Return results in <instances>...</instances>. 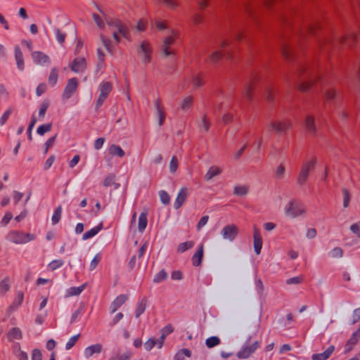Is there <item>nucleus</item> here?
<instances>
[{"label":"nucleus","mask_w":360,"mask_h":360,"mask_svg":"<svg viewBox=\"0 0 360 360\" xmlns=\"http://www.w3.org/2000/svg\"><path fill=\"white\" fill-rule=\"evenodd\" d=\"M106 23L112 32V37L116 43L120 42V34L127 40H131V35L129 27L117 18H105Z\"/></svg>","instance_id":"obj_1"},{"label":"nucleus","mask_w":360,"mask_h":360,"mask_svg":"<svg viewBox=\"0 0 360 360\" xmlns=\"http://www.w3.org/2000/svg\"><path fill=\"white\" fill-rule=\"evenodd\" d=\"M136 51L141 63L143 65H148L152 60L153 47L148 40H143L137 45Z\"/></svg>","instance_id":"obj_2"},{"label":"nucleus","mask_w":360,"mask_h":360,"mask_svg":"<svg viewBox=\"0 0 360 360\" xmlns=\"http://www.w3.org/2000/svg\"><path fill=\"white\" fill-rule=\"evenodd\" d=\"M251 336H249L243 345L240 350L237 352L236 356L238 359H246L250 357L256 350L260 347V341H255L252 344L250 343Z\"/></svg>","instance_id":"obj_3"},{"label":"nucleus","mask_w":360,"mask_h":360,"mask_svg":"<svg viewBox=\"0 0 360 360\" xmlns=\"http://www.w3.org/2000/svg\"><path fill=\"white\" fill-rule=\"evenodd\" d=\"M284 212L286 216L296 218L305 213L304 205L295 199L290 200L285 205Z\"/></svg>","instance_id":"obj_4"},{"label":"nucleus","mask_w":360,"mask_h":360,"mask_svg":"<svg viewBox=\"0 0 360 360\" xmlns=\"http://www.w3.org/2000/svg\"><path fill=\"white\" fill-rule=\"evenodd\" d=\"M34 236L18 231H11L8 233L6 239L15 244H25L34 239Z\"/></svg>","instance_id":"obj_5"},{"label":"nucleus","mask_w":360,"mask_h":360,"mask_svg":"<svg viewBox=\"0 0 360 360\" xmlns=\"http://www.w3.org/2000/svg\"><path fill=\"white\" fill-rule=\"evenodd\" d=\"M112 84L109 82H102L100 83L98 85L99 95L95 105L96 111H98L101 106L103 105L110 94V91H112Z\"/></svg>","instance_id":"obj_6"},{"label":"nucleus","mask_w":360,"mask_h":360,"mask_svg":"<svg viewBox=\"0 0 360 360\" xmlns=\"http://www.w3.org/2000/svg\"><path fill=\"white\" fill-rule=\"evenodd\" d=\"M177 34L176 31L172 30L169 34L163 39L160 46V50L164 56L168 57L174 55V51L172 49L170 50L169 47L174 44Z\"/></svg>","instance_id":"obj_7"},{"label":"nucleus","mask_w":360,"mask_h":360,"mask_svg":"<svg viewBox=\"0 0 360 360\" xmlns=\"http://www.w3.org/2000/svg\"><path fill=\"white\" fill-rule=\"evenodd\" d=\"M356 38V36L354 34H351L348 37V39L346 37H342L340 39H332L330 37L328 38H323L321 39L319 42V46L321 47V49H328L329 47H333L337 46L340 43H348L350 45V40L354 41Z\"/></svg>","instance_id":"obj_8"},{"label":"nucleus","mask_w":360,"mask_h":360,"mask_svg":"<svg viewBox=\"0 0 360 360\" xmlns=\"http://www.w3.org/2000/svg\"><path fill=\"white\" fill-rule=\"evenodd\" d=\"M316 159L312 158L309 161H307L302 165L297 179V184L300 186H303L305 184L307 180L309 172L316 165Z\"/></svg>","instance_id":"obj_9"},{"label":"nucleus","mask_w":360,"mask_h":360,"mask_svg":"<svg viewBox=\"0 0 360 360\" xmlns=\"http://www.w3.org/2000/svg\"><path fill=\"white\" fill-rule=\"evenodd\" d=\"M238 234V229L234 224L225 226L221 231V235L224 240L232 242Z\"/></svg>","instance_id":"obj_10"},{"label":"nucleus","mask_w":360,"mask_h":360,"mask_svg":"<svg viewBox=\"0 0 360 360\" xmlns=\"http://www.w3.org/2000/svg\"><path fill=\"white\" fill-rule=\"evenodd\" d=\"M78 86V82L77 78L73 77L70 79L63 90V94H62V99L63 101L68 100L75 92L76 89Z\"/></svg>","instance_id":"obj_11"},{"label":"nucleus","mask_w":360,"mask_h":360,"mask_svg":"<svg viewBox=\"0 0 360 360\" xmlns=\"http://www.w3.org/2000/svg\"><path fill=\"white\" fill-rule=\"evenodd\" d=\"M86 68V60L83 57H77L75 58L70 65L71 70L75 73L83 72Z\"/></svg>","instance_id":"obj_12"},{"label":"nucleus","mask_w":360,"mask_h":360,"mask_svg":"<svg viewBox=\"0 0 360 360\" xmlns=\"http://www.w3.org/2000/svg\"><path fill=\"white\" fill-rule=\"evenodd\" d=\"M270 126L276 132L282 133L291 127V123L290 120H285L283 121L271 122Z\"/></svg>","instance_id":"obj_13"},{"label":"nucleus","mask_w":360,"mask_h":360,"mask_svg":"<svg viewBox=\"0 0 360 360\" xmlns=\"http://www.w3.org/2000/svg\"><path fill=\"white\" fill-rule=\"evenodd\" d=\"M32 58L34 63L40 65L49 64L51 63L49 56L41 51H34L32 53Z\"/></svg>","instance_id":"obj_14"},{"label":"nucleus","mask_w":360,"mask_h":360,"mask_svg":"<svg viewBox=\"0 0 360 360\" xmlns=\"http://www.w3.org/2000/svg\"><path fill=\"white\" fill-rule=\"evenodd\" d=\"M253 231L254 250L257 255H259L262 248V238L259 230L256 226H254Z\"/></svg>","instance_id":"obj_15"},{"label":"nucleus","mask_w":360,"mask_h":360,"mask_svg":"<svg viewBox=\"0 0 360 360\" xmlns=\"http://www.w3.org/2000/svg\"><path fill=\"white\" fill-rule=\"evenodd\" d=\"M154 105L155 108V115L158 120L159 126H162L164 124L165 120V112L163 106L161 105V101L160 99H157L154 102Z\"/></svg>","instance_id":"obj_16"},{"label":"nucleus","mask_w":360,"mask_h":360,"mask_svg":"<svg viewBox=\"0 0 360 360\" xmlns=\"http://www.w3.org/2000/svg\"><path fill=\"white\" fill-rule=\"evenodd\" d=\"M188 190L186 188H181L177 194L174 202V207L177 210L180 208L187 198Z\"/></svg>","instance_id":"obj_17"},{"label":"nucleus","mask_w":360,"mask_h":360,"mask_svg":"<svg viewBox=\"0 0 360 360\" xmlns=\"http://www.w3.org/2000/svg\"><path fill=\"white\" fill-rule=\"evenodd\" d=\"M103 347L101 344L97 343L90 345L85 348L84 355L86 358L91 357L94 354H100L102 352Z\"/></svg>","instance_id":"obj_18"},{"label":"nucleus","mask_w":360,"mask_h":360,"mask_svg":"<svg viewBox=\"0 0 360 360\" xmlns=\"http://www.w3.org/2000/svg\"><path fill=\"white\" fill-rule=\"evenodd\" d=\"M127 297L125 295L117 296L110 306V313H115L127 300Z\"/></svg>","instance_id":"obj_19"},{"label":"nucleus","mask_w":360,"mask_h":360,"mask_svg":"<svg viewBox=\"0 0 360 360\" xmlns=\"http://www.w3.org/2000/svg\"><path fill=\"white\" fill-rule=\"evenodd\" d=\"M335 347L333 345L328 347L323 352L314 354L311 356L312 360H327L333 354Z\"/></svg>","instance_id":"obj_20"},{"label":"nucleus","mask_w":360,"mask_h":360,"mask_svg":"<svg viewBox=\"0 0 360 360\" xmlns=\"http://www.w3.org/2000/svg\"><path fill=\"white\" fill-rule=\"evenodd\" d=\"M203 245L201 244L192 257V264L194 266H198L202 263L203 257Z\"/></svg>","instance_id":"obj_21"},{"label":"nucleus","mask_w":360,"mask_h":360,"mask_svg":"<svg viewBox=\"0 0 360 360\" xmlns=\"http://www.w3.org/2000/svg\"><path fill=\"white\" fill-rule=\"evenodd\" d=\"M221 172L222 169L220 167H219L218 166L213 165L208 169L207 172L205 174L204 178L207 181H209L213 177L219 175Z\"/></svg>","instance_id":"obj_22"},{"label":"nucleus","mask_w":360,"mask_h":360,"mask_svg":"<svg viewBox=\"0 0 360 360\" xmlns=\"http://www.w3.org/2000/svg\"><path fill=\"white\" fill-rule=\"evenodd\" d=\"M103 229V223H100L98 226L91 228L90 230L84 233L82 236V240H86L96 236Z\"/></svg>","instance_id":"obj_23"},{"label":"nucleus","mask_w":360,"mask_h":360,"mask_svg":"<svg viewBox=\"0 0 360 360\" xmlns=\"http://www.w3.org/2000/svg\"><path fill=\"white\" fill-rule=\"evenodd\" d=\"M15 59L16 61V65L18 68L20 70H23L24 69V59L22 53L19 48V46H15Z\"/></svg>","instance_id":"obj_24"},{"label":"nucleus","mask_w":360,"mask_h":360,"mask_svg":"<svg viewBox=\"0 0 360 360\" xmlns=\"http://www.w3.org/2000/svg\"><path fill=\"white\" fill-rule=\"evenodd\" d=\"M109 154L112 156H117L119 158H123L125 155V152L123 149L115 144H112L108 149Z\"/></svg>","instance_id":"obj_25"},{"label":"nucleus","mask_w":360,"mask_h":360,"mask_svg":"<svg viewBox=\"0 0 360 360\" xmlns=\"http://www.w3.org/2000/svg\"><path fill=\"white\" fill-rule=\"evenodd\" d=\"M305 127L307 129V131L314 134L316 133V126L314 124V117L311 115H307L305 118L304 121Z\"/></svg>","instance_id":"obj_26"},{"label":"nucleus","mask_w":360,"mask_h":360,"mask_svg":"<svg viewBox=\"0 0 360 360\" xmlns=\"http://www.w3.org/2000/svg\"><path fill=\"white\" fill-rule=\"evenodd\" d=\"M147 212H141L139 217L138 229L139 232L143 233L148 224Z\"/></svg>","instance_id":"obj_27"},{"label":"nucleus","mask_w":360,"mask_h":360,"mask_svg":"<svg viewBox=\"0 0 360 360\" xmlns=\"http://www.w3.org/2000/svg\"><path fill=\"white\" fill-rule=\"evenodd\" d=\"M13 353L19 360H28L27 352L22 351L18 343H15L13 347Z\"/></svg>","instance_id":"obj_28"},{"label":"nucleus","mask_w":360,"mask_h":360,"mask_svg":"<svg viewBox=\"0 0 360 360\" xmlns=\"http://www.w3.org/2000/svg\"><path fill=\"white\" fill-rule=\"evenodd\" d=\"M86 288V284H83L79 287H71L66 291L67 297H72L80 295Z\"/></svg>","instance_id":"obj_29"},{"label":"nucleus","mask_w":360,"mask_h":360,"mask_svg":"<svg viewBox=\"0 0 360 360\" xmlns=\"http://www.w3.org/2000/svg\"><path fill=\"white\" fill-rule=\"evenodd\" d=\"M147 305V300L146 298H142L137 305V308L135 311L136 318H139L142 314L144 313Z\"/></svg>","instance_id":"obj_30"},{"label":"nucleus","mask_w":360,"mask_h":360,"mask_svg":"<svg viewBox=\"0 0 360 360\" xmlns=\"http://www.w3.org/2000/svg\"><path fill=\"white\" fill-rule=\"evenodd\" d=\"M100 38L107 51L110 54H113L114 49L111 40L109 38L105 37L103 34H101Z\"/></svg>","instance_id":"obj_31"},{"label":"nucleus","mask_w":360,"mask_h":360,"mask_svg":"<svg viewBox=\"0 0 360 360\" xmlns=\"http://www.w3.org/2000/svg\"><path fill=\"white\" fill-rule=\"evenodd\" d=\"M359 340V338H357L356 336H354V335L352 334L351 338L348 340V341L347 342V343L345 346V352L347 353V352H350L353 349L354 345L357 343Z\"/></svg>","instance_id":"obj_32"},{"label":"nucleus","mask_w":360,"mask_h":360,"mask_svg":"<svg viewBox=\"0 0 360 360\" xmlns=\"http://www.w3.org/2000/svg\"><path fill=\"white\" fill-rule=\"evenodd\" d=\"M249 191V188L247 186H236L233 189V194L237 196H245Z\"/></svg>","instance_id":"obj_33"},{"label":"nucleus","mask_w":360,"mask_h":360,"mask_svg":"<svg viewBox=\"0 0 360 360\" xmlns=\"http://www.w3.org/2000/svg\"><path fill=\"white\" fill-rule=\"evenodd\" d=\"M323 94L325 100L327 101H332L333 98L336 96V91L335 90L331 87H327L323 90Z\"/></svg>","instance_id":"obj_34"},{"label":"nucleus","mask_w":360,"mask_h":360,"mask_svg":"<svg viewBox=\"0 0 360 360\" xmlns=\"http://www.w3.org/2000/svg\"><path fill=\"white\" fill-rule=\"evenodd\" d=\"M9 278H5L0 282V295H4L10 289Z\"/></svg>","instance_id":"obj_35"},{"label":"nucleus","mask_w":360,"mask_h":360,"mask_svg":"<svg viewBox=\"0 0 360 360\" xmlns=\"http://www.w3.org/2000/svg\"><path fill=\"white\" fill-rule=\"evenodd\" d=\"M191 352L188 349H182L176 352L174 356V360H184L185 356L190 357Z\"/></svg>","instance_id":"obj_36"},{"label":"nucleus","mask_w":360,"mask_h":360,"mask_svg":"<svg viewBox=\"0 0 360 360\" xmlns=\"http://www.w3.org/2000/svg\"><path fill=\"white\" fill-rule=\"evenodd\" d=\"M8 338L10 340L13 339L20 340L22 338V333L18 328H13L8 333Z\"/></svg>","instance_id":"obj_37"},{"label":"nucleus","mask_w":360,"mask_h":360,"mask_svg":"<svg viewBox=\"0 0 360 360\" xmlns=\"http://www.w3.org/2000/svg\"><path fill=\"white\" fill-rule=\"evenodd\" d=\"M193 104V97L191 96H186L181 103V108L186 111L190 109Z\"/></svg>","instance_id":"obj_38"},{"label":"nucleus","mask_w":360,"mask_h":360,"mask_svg":"<svg viewBox=\"0 0 360 360\" xmlns=\"http://www.w3.org/2000/svg\"><path fill=\"white\" fill-rule=\"evenodd\" d=\"M53 31L56 36V39L60 44H63L65 42L66 33L62 32L59 28L54 27Z\"/></svg>","instance_id":"obj_39"},{"label":"nucleus","mask_w":360,"mask_h":360,"mask_svg":"<svg viewBox=\"0 0 360 360\" xmlns=\"http://www.w3.org/2000/svg\"><path fill=\"white\" fill-rule=\"evenodd\" d=\"M194 245V243L193 241H187L184 243H180L177 247V252L179 253L184 252L185 251L192 248Z\"/></svg>","instance_id":"obj_40"},{"label":"nucleus","mask_w":360,"mask_h":360,"mask_svg":"<svg viewBox=\"0 0 360 360\" xmlns=\"http://www.w3.org/2000/svg\"><path fill=\"white\" fill-rule=\"evenodd\" d=\"M62 214V207L59 205L56 207V209L54 210L53 214L51 217V221L53 225H56L59 222L60 220Z\"/></svg>","instance_id":"obj_41"},{"label":"nucleus","mask_w":360,"mask_h":360,"mask_svg":"<svg viewBox=\"0 0 360 360\" xmlns=\"http://www.w3.org/2000/svg\"><path fill=\"white\" fill-rule=\"evenodd\" d=\"M49 105H50V103L48 100H44L41 103L40 108L39 109V112H38L39 119L41 120H43V118L44 117L45 113H46L47 109L49 108Z\"/></svg>","instance_id":"obj_42"},{"label":"nucleus","mask_w":360,"mask_h":360,"mask_svg":"<svg viewBox=\"0 0 360 360\" xmlns=\"http://www.w3.org/2000/svg\"><path fill=\"white\" fill-rule=\"evenodd\" d=\"M113 185L115 186V188H117L120 186L119 184L115 182V176L110 174L103 181V186L108 187Z\"/></svg>","instance_id":"obj_43"},{"label":"nucleus","mask_w":360,"mask_h":360,"mask_svg":"<svg viewBox=\"0 0 360 360\" xmlns=\"http://www.w3.org/2000/svg\"><path fill=\"white\" fill-rule=\"evenodd\" d=\"M220 344V339L217 336H212L206 339L205 345L209 348H212Z\"/></svg>","instance_id":"obj_44"},{"label":"nucleus","mask_w":360,"mask_h":360,"mask_svg":"<svg viewBox=\"0 0 360 360\" xmlns=\"http://www.w3.org/2000/svg\"><path fill=\"white\" fill-rule=\"evenodd\" d=\"M167 278V274L165 269L160 270L153 278V282L155 283H161Z\"/></svg>","instance_id":"obj_45"},{"label":"nucleus","mask_w":360,"mask_h":360,"mask_svg":"<svg viewBox=\"0 0 360 360\" xmlns=\"http://www.w3.org/2000/svg\"><path fill=\"white\" fill-rule=\"evenodd\" d=\"M64 264V262L62 259H54L48 264V268L51 271L56 270Z\"/></svg>","instance_id":"obj_46"},{"label":"nucleus","mask_w":360,"mask_h":360,"mask_svg":"<svg viewBox=\"0 0 360 360\" xmlns=\"http://www.w3.org/2000/svg\"><path fill=\"white\" fill-rule=\"evenodd\" d=\"M210 122L207 120L206 116L204 115L200 120L198 122V127L200 129L207 131L210 128Z\"/></svg>","instance_id":"obj_47"},{"label":"nucleus","mask_w":360,"mask_h":360,"mask_svg":"<svg viewBox=\"0 0 360 360\" xmlns=\"http://www.w3.org/2000/svg\"><path fill=\"white\" fill-rule=\"evenodd\" d=\"M48 80H49V83L51 86H54L56 84L57 80H58V71L56 68H53L51 70Z\"/></svg>","instance_id":"obj_48"},{"label":"nucleus","mask_w":360,"mask_h":360,"mask_svg":"<svg viewBox=\"0 0 360 360\" xmlns=\"http://www.w3.org/2000/svg\"><path fill=\"white\" fill-rule=\"evenodd\" d=\"M51 127L52 124L50 123L40 125L37 129V133L39 135L42 136L45 133L50 131L51 130Z\"/></svg>","instance_id":"obj_49"},{"label":"nucleus","mask_w":360,"mask_h":360,"mask_svg":"<svg viewBox=\"0 0 360 360\" xmlns=\"http://www.w3.org/2000/svg\"><path fill=\"white\" fill-rule=\"evenodd\" d=\"M160 201L164 205H168L170 202V196L168 193L164 190L159 191Z\"/></svg>","instance_id":"obj_50"},{"label":"nucleus","mask_w":360,"mask_h":360,"mask_svg":"<svg viewBox=\"0 0 360 360\" xmlns=\"http://www.w3.org/2000/svg\"><path fill=\"white\" fill-rule=\"evenodd\" d=\"M101 255L100 253H97L90 262L89 270L90 271L94 270L96 268L98 263L101 262Z\"/></svg>","instance_id":"obj_51"},{"label":"nucleus","mask_w":360,"mask_h":360,"mask_svg":"<svg viewBox=\"0 0 360 360\" xmlns=\"http://www.w3.org/2000/svg\"><path fill=\"white\" fill-rule=\"evenodd\" d=\"M79 336H80V335L77 334V335H75L72 336L70 338H69V340H68V342L65 345V349L67 350H70V349H72L75 346L77 341L78 340Z\"/></svg>","instance_id":"obj_52"},{"label":"nucleus","mask_w":360,"mask_h":360,"mask_svg":"<svg viewBox=\"0 0 360 360\" xmlns=\"http://www.w3.org/2000/svg\"><path fill=\"white\" fill-rule=\"evenodd\" d=\"M23 298H24L23 293L21 292H18L15 298V300L11 307L13 308L14 309L18 308L22 304V302L23 301Z\"/></svg>","instance_id":"obj_53"},{"label":"nucleus","mask_w":360,"mask_h":360,"mask_svg":"<svg viewBox=\"0 0 360 360\" xmlns=\"http://www.w3.org/2000/svg\"><path fill=\"white\" fill-rule=\"evenodd\" d=\"M342 250L340 248H335L333 250H331L328 255L332 258H340L342 257Z\"/></svg>","instance_id":"obj_54"},{"label":"nucleus","mask_w":360,"mask_h":360,"mask_svg":"<svg viewBox=\"0 0 360 360\" xmlns=\"http://www.w3.org/2000/svg\"><path fill=\"white\" fill-rule=\"evenodd\" d=\"M12 218H13L12 213L10 211H7L6 212L5 215L4 216V217L2 218V219L0 222V225L1 226H6L10 222V221L11 220Z\"/></svg>","instance_id":"obj_55"},{"label":"nucleus","mask_w":360,"mask_h":360,"mask_svg":"<svg viewBox=\"0 0 360 360\" xmlns=\"http://www.w3.org/2000/svg\"><path fill=\"white\" fill-rule=\"evenodd\" d=\"M178 160L176 156H173L169 162V172L174 173L178 168Z\"/></svg>","instance_id":"obj_56"},{"label":"nucleus","mask_w":360,"mask_h":360,"mask_svg":"<svg viewBox=\"0 0 360 360\" xmlns=\"http://www.w3.org/2000/svg\"><path fill=\"white\" fill-rule=\"evenodd\" d=\"M221 53L219 51H214L210 56L209 58L211 63H217L221 58Z\"/></svg>","instance_id":"obj_57"},{"label":"nucleus","mask_w":360,"mask_h":360,"mask_svg":"<svg viewBox=\"0 0 360 360\" xmlns=\"http://www.w3.org/2000/svg\"><path fill=\"white\" fill-rule=\"evenodd\" d=\"M343 193V207H347L349 206L350 202V194L348 190L344 188L342 190Z\"/></svg>","instance_id":"obj_58"},{"label":"nucleus","mask_w":360,"mask_h":360,"mask_svg":"<svg viewBox=\"0 0 360 360\" xmlns=\"http://www.w3.org/2000/svg\"><path fill=\"white\" fill-rule=\"evenodd\" d=\"M92 17L96 25L100 28L103 29L105 27V22L103 19L98 14L93 13Z\"/></svg>","instance_id":"obj_59"},{"label":"nucleus","mask_w":360,"mask_h":360,"mask_svg":"<svg viewBox=\"0 0 360 360\" xmlns=\"http://www.w3.org/2000/svg\"><path fill=\"white\" fill-rule=\"evenodd\" d=\"M252 89V84L251 83H247L245 86L243 94L244 96L248 99H251V91Z\"/></svg>","instance_id":"obj_60"},{"label":"nucleus","mask_w":360,"mask_h":360,"mask_svg":"<svg viewBox=\"0 0 360 360\" xmlns=\"http://www.w3.org/2000/svg\"><path fill=\"white\" fill-rule=\"evenodd\" d=\"M11 113H12V109H8L4 112V114L0 117V125L1 126H3L5 124V123L8 120V119L10 117V115H11Z\"/></svg>","instance_id":"obj_61"},{"label":"nucleus","mask_w":360,"mask_h":360,"mask_svg":"<svg viewBox=\"0 0 360 360\" xmlns=\"http://www.w3.org/2000/svg\"><path fill=\"white\" fill-rule=\"evenodd\" d=\"M155 345L156 340L154 338H151L145 342L144 347L147 351H150Z\"/></svg>","instance_id":"obj_62"},{"label":"nucleus","mask_w":360,"mask_h":360,"mask_svg":"<svg viewBox=\"0 0 360 360\" xmlns=\"http://www.w3.org/2000/svg\"><path fill=\"white\" fill-rule=\"evenodd\" d=\"M32 360H42V354L39 349H34L32 350Z\"/></svg>","instance_id":"obj_63"},{"label":"nucleus","mask_w":360,"mask_h":360,"mask_svg":"<svg viewBox=\"0 0 360 360\" xmlns=\"http://www.w3.org/2000/svg\"><path fill=\"white\" fill-rule=\"evenodd\" d=\"M360 320V307L355 309L352 314V323L354 324Z\"/></svg>","instance_id":"obj_64"}]
</instances>
